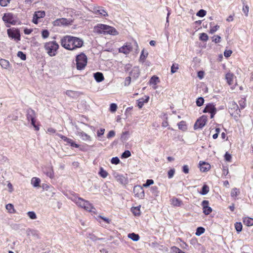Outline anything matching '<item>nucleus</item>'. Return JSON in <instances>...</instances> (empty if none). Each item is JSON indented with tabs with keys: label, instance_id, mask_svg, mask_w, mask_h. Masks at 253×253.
<instances>
[{
	"label": "nucleus",
	"instance_id": "nucleus-1",
	"mask_svg": "<svg viewBox=\"0 0 253 253\" xmlns=\"http://www.w3.org/2000/svg\"><path fill=\"white\" fill-rule=\"evenodd\" d=\"M60 43L64 48L69 50H74L81 47L83 45V41L79 38L67 35L61 38Z\"/></svg>",
	"mask_w": 253,
	"mask_h": 253
},
{
	"label": "nucleus",
	"instance_id": "nucleus-2",
	"mask_svg": "<svg viewBox=\"0 0 253 253\" xmlns=\"http://www.w3.org/2000/svg\"><path fill=\"white\" fill-rule=\"evenodd\" d=\"M94 31L98 34L117 36L119 32L113 27L102 24H98L94 27Z\"/></svg>",
	"mask_w": 253,
	"mask_h": 253
},
{
	"label": "nucleus",
	"instance_id": "nucleus-3",
	"mask_svg": "<svg viewBox=\"0 0 253 253\" xmlns=\"http://www.w3.org/2000/svg\"><path fill=\"white\" fill-rule=\"evenodd\" d=\"M71 199L75 203L77 206L84 209L88 211H92V210L94 209L93 205L90 203L89 201L82 198L74 196L71 198Z\"/></svg>",
	"mask_w": 253,
	"mask_h": 253
},
{
	"label": "nucleus",
	"instance_id": "nucleus-4",
	"mask_svg": "<svg viewBox=\"0 0 253 253\" xmlns=\"http://www.w3.org/2000/svg\"><path fill=\"white\" fill-rule=\"evenodd\" d=\"M59 45L56 41H50L44 44V48L46 53L51 57L55 56L57 53Z\"/></svg>",
	"mask_w": 253,
	"mask_h": 253
},
{
	"label": "nucleus",
	"instance_id": "nucleus-5",
	"mask_svg": "<svg viewBox=\"0 0 253 253\" xmlns=\"http://www.w3.org/2000/svg\"><path fill=\"white\" fill-rule=\"evenodd\" d=\"M77 69L82 70L84 68L87 64V57L84 53H81L76 57Z\"/></svg>",
	"mask_w": 253,
	"mask_h": 253
},
{
	"label": "nucleus",
	"instance_id": "nucleus-6",
	"mask_svg": "<svg viewBox=\"0 0 253 253\" xmlns=\"http://www.w3.org/2000/svg\"><path fill=\"white\" fill-rule=\"evenodd\" d=\"M36 115L35 111L32 109H28L27 113V119L28 121H31V125L34 127L35 130H39V127L35 124V118Z\"/></svg>",
	"mask_w": 253,
	"mask_h": 253
},
{
	"label": "nucleus",
	"instance_id": "nucleus-7",
	"mask_svg": "<svg viewBox=\"0 0 253 253\" xmlns=\"http://www.w3.org/2000/svg\"><path fill=\"white\" fill-rule=\"evenodd\" d=\"M2 19L5 23L12 25H15L17 22L16 17L11 13H5L2 17Z\"/></svg>",
	"mask_w": 253,
	"mask_h": 253
},
{
	"label": "nucleus",
	"instance_id": "nucleus-8",
	"mask_svg": "<svg viewBox=\"0 0 253 253\" xmlns=\"http://www.w3.org/2000/svg\"><path fill=\"white\" fill-rule=\"evenodd\" d=\"M133 193L134 196L140 199L144 198L145 193L142 186L140 185L135 186L133 188Z\"/></svg>",
	"mask_w": 253,
	"mask_h": 253
},
{
	"label": "nucleus",
	"instance_id": "nucleus-9",
	"mask_svg": "<svg viewBox=\"0 0 253 253\" xmlns=\"http://www.w3.org/2000/svg\"><path fill=\"white\" fill-rule=\"evenodd\" d=\"M71 20L62 18L57 19L53 22V24L55 26H68L71 25Z\"/></svg>",
	"mask_w": 253,
	"mask_h": 253
},
{
	"label": "nucleus",
	"instance_id": "nucleus-10",
	"mask_svg": "<svg viewBox=\"0 0 253 253\" xmlns=\"http://www.w3.org/2000/svg\"><path fill=\"white\" fill-rule=\"evenodd\" d=\"M207 121V117L206 116H202L195 123L194 125V129H197L203 128L206 124Z\"/></svg>",
	"mask_w": 253,
	"mask_h": 253
},
{
	"label": "nucleus",
	"instance_id": "nucleus-11",
	"mask_svg": "<svg viewBox=\"0 0 253 253\" xmlns=\"http://www.w3.org/2000/svg\"><path fill=\"white\" fill-rule=\"evenodd\" d=\"M229 112L231 115H238L240 112L238 105L234 101H231L229 103Z\"/></svg>",
	"mask_w": 253,
	"mask_h": 253
},
{
	"label": "nucleus",
	"instance_id": "nucleus-12",
	"mask_svg": "<svg viewBox=\"0 0 253 253\" xmlns=\"http://www.w3.org/2000/svg\"><path fill=\"white\" fill-rule=\"evenodd\" d=\"M203 112L204 113H209L211 114V118H213L216 113V109L215 106L211 103L208 104L205 108Z\"/></svg>",
	"mask_w": 253,
	"mask_h": 253
},
{
	"label": "nucleus",
	"instance_id": "nucleus-13",
	"mask_svg": "<svg viewBox=\"0 0 253 253\" xmlns=\"http://www.w3.org/2000/svg\"><path fill=\"white\" fill-rule=\"evenodd\" d=\"M114 177L116 180L122 185H126L128 183L127 177L118 173L114 174Z\"/></svg>",
	"mask_w": 253,
	"mask_h": 253
},
{
	"label": "nucleus",
	"instance_id": "nucleus-14",
	"mask_svg": "<svg viewBox=\"0 0 253 253\" xmlns=\"http://www.w3.org/2000/svg\"><path fill=\"white\" fill-rule=\"evenodd\" d=\"M132 49V47L131 44L130 43H126L119 49V51L120 53L127 54L131 51Z\"/></svg>",
	"mask_w": 253,
	"mask_h": 253
},
{
	"label": "nucleus",
	"instance_id": "nucleus-15",
	"mask_svg": "<svg viewBox=\"0 0 253 253\" xmlns=\"http://www.w3.org/2000/svg\"><path fill=\"white\" fill-rule=\"evenodd\" d=\"M76 134L84 141H89L91 140V137L89 135L81 130H77Z\"/></svg>",
	"mask_w": 253,
	"mask_h": 253
},
{
	"label": "nucleus",
	"instance_id": "nucleus-16",
	"mask_svg": "<svg viewBox=\"0 0 253 253\" xmlns=\"http://www.w3.org/2000/svg\"><path fill=\"white\" fill-rule=\"evenodd\" d=\"M202 206L203 207V212L206 215H208L212 211L211 208L209 206V201L207 200H204L202 203Z\"/></svg>",
	"mask_w": 253,
	"mask_h": 253
},
{
	"label": "nucleus",
	"instance_id": "nucleus-17",
	"mask_svg": "<svg viewBox=\"0 0 253 253\" xmlns=\"http://www.w3.org/2000/svg\"><path fill=\"white\" fill-rule=\"evenodd\" d=\"M45 16L44 11H38L35 12L33 18V22L36 24L38 23V19Z\"/></svg>",
	"mask_w": 253,
	"mask_h": 253
},
{
	"label": "nucleus",
	"instance_id": "nucleus-18",
	"mask_svg": "<svg viewBox=\"0 0 253 253\" xmlns=\"http://www.w3.org/2000/svg\"><path fill=\"white\" fill-rule=\"evenodd\" d=\"M93 12L97 15L103 16H108L107 12L101 7H95L93 9Z\"/></svg>",
	"mask_w": 253,
	"mask_h": 253
},
{
	"label": "nucleus",
	"instance_id": "nucleus-19",
	"mask_svg": "<svg viewBox=\"0 0 253 253\" xmlns=\"http://www.w3.org/2000/svg\"><path fill=\"white\" fill-rule=\"evenodd\" d=\"M7 34L8 36L12 39H14L17 41H19L20 39V34L16 31H12L9 29L7 30Z\"/></svg>",
	"mask_w": 253,
	"mask_h": 253
},
{
	"label": "nucleus",
	"instance_id": "nucleus-20",
	"mask_svg": "<svg viewBox=\"0 0 253 253\" xmlns=\"http://www.w3.org/2000/svg\"><path fill=\"white\" fill-rule=\"evenodd\" d=\"M234 75L231 73H228L226 74L225 79L229 85H232L234 84Z\"/></svg>",
	"mask_w": 253,
	"mask_h": 253
},
{
	"label": "nucleus",
	"instance_id": "nucleus-21",
	"mask_svg": "<svg viewBox=\"0 0 253 253\" xmlns=\"http://www.w3.org/2000/svg\"><path fill=\"white\" fill-rule=\"evenodd\" d=\"M200 170L202 172H205L209 170L211 168V166L209 164L204 162H200Z\"/></svg>",
	"mask_w": 253,
	"mask_h": 253
},
{
	"label": "nucleus",
	"instance_id": "nucleus-22",
	"mask_svg": "<svg viewBox=\"0 0 253 253\" xmlns=\"http://www.w3.org/2000/svg\"><path fill=\"white\" fill-rule=\"evenodd\" d=\"M140 74L139 69L138 67H134L132 68L130 73V75L133 78H137Z\"/></svg>",
	"mask_w": 253,
	"mask_h": 253
},
{
	"label": "nucleus",
	"instance_id": "nucleus-23",
	"mask_svg": "<svg viewBox=\"0 0 253 253\" xmlns=\"http://www.w3.org/2000/svg\"><path fill=\"white\" fill-rule=\"evenodd\" d=\"M44 173L50 178H52L54 176V172L52 167L46 168L43 170Z\"/></svg>",
	"mask_w": 253,
	"mask_h": 253
},
{
	"label": "nucleus",
	"instance_id": "nucleus-24",
	"mask_svg": "<svg viewBox=\"0 0 253 253\" xmlns=\"http://www.w3.org/2000/svg\"><path fill=\"white\" fill-rule=\"evenodd\" d=\"M170 203L173 206L180 207L182 204V202L176 198H173L170 200Z\"/></svg>",
	"mask_w": 253,
	"mask_h": 253
},
{
	"label": "nucleus",
	"instance_id": "nucleus-25",
	"mask_svg": "<svg viewBox=\"0 0 253 253\" xmlns=\"http://www.w3.org/2000/svg\"><path fill=\"white\" fill-rule=\"evenodd\" d=\"M149 99V97L148 96H145V98H142L138 100V106L139 108H142L144 103L148 102Z\"/></svg>",
	"mask_w": 253,
	"mask_h": 253
},
{
	"label": "nucleus",
	"instance_id": "nucleus-26",
	"mask_svg": "<svg viewBox=\"0 0 253 253\" xmlns=\"http://www.w3.org/2000/svg\"><path fill=\"white\" fill-rule=\"evenodd\" d=\"M41 179L39 178L34 177L31 179V183L34 187H40Z\"/></svg>",
	"mask_w": 253,
	"mask_h": 253
},
{
	"label": "nucleus",
	"instance_id": "nucleus-27",
	"mask_svg": "<svg viewBox=\"0 0 253 253\" xmlns=\"http://www.w3.org/2000/svg\"><path fill=\"white\" fill-rule=\"evenodd\" d=\"M65 94L67 96H68L70 97H72V98L77 97L80 94L79 92L75 91H73V90H67L65 92Z\"/></svg>",
	"mask_w": 253,
	"mask_h": 253
},
{
	"label": "nucleus",
	"instance_id": "nucleus-28",
	"mask_svg": "<svg viewBox=\"0 0 253 253\" xmlns=\"http://www.w3.org/2000/svg\"><path fill=\"white\" fill-rule=\"evenodd\" d=\"M244 224L248 226L253 225V218L249 217H245L243 220Z\"/></svg>",
	"mask_w": 253,
	"mask_h": 253
},
{
	"label": "nucleus",
	"instance_id": "nucleus-29",
	"mask_svg": "<svg viewBox=\"0 0 253 253\" xmlns=\"http://www.w3.org/2000/svg\"><path fill=\"white\" fill-rule=\"evenodd\" d=\"M94 77L95 80L97 82H101L104 79L102 73L100 72H97L94 74Z\"/></svg>",
	"mask_w": 253,
	"mask_h": 253
},
{
	"label": "nucleus",
	"instance_id": "nucleus-30",
	"mask_svg": "<svg viewBox=\"0 0 253 253\" xmlns=\"http://www.w3.org/2000/svg\"><path fill=\"white\" fill-rule=\"evenodd\" d=\"M0 65L3 69H7L9 67L10 64L8 60L5 59H1L0 60Z\"/></svg>",
	"mask_w": 253,
	"mask_h": 253
},
{
	"label": "nucleus",
	"instance_id": "nucleus-31",
	"mask_svg": "<svg viewBox=\"0 0 253 253\" xmlns=\"http://www.w3.org/2000/svg\"><path fill=\"white\" fill-rule=\"evenodd\" d=\"M141 206H139L136 207H133L131 208V211L135 216H139L141 214L140 211Z\"/></svg>",
	"mask_w": 253,
	"mask_h": 253
},
{
	"label": "nucleus",
	"instance_id": "nucleus-32",
	"mask_svg": "<svg viewBox=\"0 0 253 253\" xmlns=\"http://www.w3.org/2000/svg\"><path fill=\"white\" fill-rule=\"evenodd\" d=\"M5 208L9 213H14L16 211L14 206L12 204H8L5 206Z\"/></svg>",
	"mask_w": 253,
	"mask_h": 253
},
{
	"label": "nucleus",
	"instance_id": "nucleus-33",
	"mask_svg": "<svg viewBox=\"0 0 253 253\" xmlns=\"http://www.w3.org/2000/svg\"><path fill=\"white\" fill-rule=\"evenodd\" d=\"M160 82L159 79L158 77L153 76L149 81V84L150 85H156Z\"/></svg>",
	"mask_w": 253,
	"mask_h": 253
},
{
	"label": "nucleus",
	"instance_id": "nucleus-34",
	"mask_svg": "<svg viewBox=\"0 0 253 253\" xmlns=\"http://www.w3.org/2000/svg\"><path fill=\"white\" fill-rule=\"evenodd\" d=\"M239 190L236 188H234L232 189L231 190V196L234 199H236L237 198V196L239 195Z\"/></svg>",
	"mask_w": 253,
	"mask_h": 253
},
{
	"label": "nucleus",
	"instance_id": "nucleus-35",
	"mask_svg": "<svg viewBox=\"0 0 253 253\" xmlns=\"http://www.w3.org/2000/svg\"><path fill=\"white\" fill-rule=\"evenodd\" d=\"M148 52L146 51H145L144 49H143L141 52V54L140 56V60L142 62H144L145 60L146 59V57L148 56Z\"/></svg>",
	"mask_w": 253,
	"mask_h": 253
},
{
	"label": "nucleus",
	"instance_id": "nucleus-36",
	"mask_svg": "<svg viewBox=\"0 0 253 253\" xmlns=\"http://www.w3.org/2000/svg\"><path fill=\"white\" fill-rule=\"evenodd\" d=\"M213 23H210V34H213L216 31H217L218 29L219 28V26L216 25L215 26H212Z\"/></svg>",
	"mask_w": 253,
	"mask_h": 253
},
{
	"label": "nucleus",
	"instance_id": "nucleus-37",
	"mask_svg": "<svg viewBox=\"0 0 253 253\" xmlns=\"http://www.w3.org/2000/svg\"><path fill=\"white\" fill-rule=\"evenodd\" d=\"M128 237L133 241H137L139 239V235L134 233L129 234L128 235Z\"/></svg>",
	"mask_w": 253,
	"mask_h": 253
},
{
	"label": "nucleus",
	"instance_id": "nucleus-38",
	"mask_svg": "<svg viewBox=\"0 0 253 253\" xmlns=\"http://www.w3.org/2000/svg\"><path fill=\"white\" fill-rule=\"evenodd\" d=\"M178 128L182 130H185L187 128L186 123L184 121H181L178 124Z\"/></svg>",
	"mask_w": 253,
	"mask_h": 253
},
{
	"label": "nucleus",
	"instance_id": "nucleus-39",
	"mask_svg": "<svg viewBox=\"0 0 253 253\" xmlns=\"http://www.w3.org/2000/svg\"><path fill=\"white\" fill-rule=\"evenodd\" d=\"M209 191V187L207 185H204L202 189L200 194L205 195H206Z\"/></svg>",
	"mask_w": 253,
	"mask_h": 253
},
{
	"label": "nucleus",
	"instance_id": "nucleus-40",
	"mask_svg": "<svg viewBox=\"0 0 253 253\" xmlns=\"http://www.w3.org/2000/svg\"><path fill=\"white\" fill-rule=\"evenodd\" d=\"M27 232L28 235H32L34 236H38V231L36 230L28 229Z\"/></svg>",
	"mask_w": 253,
	"mask_h": 253
},
{
	"label": "nucleus",
	"instance_id": "nucleus-41",
	"mask_svg": "<svg viewBox=\"0 0 253 253\" xmlns=\"http://www.w3.org/2000/svg\"><path fill=\"white\" fill-rule=\"evenodd\" d=\"M27 214L31 219L34 220L37 218L36 213L33 211H28Z\"/></svg>",
	"mask_w": 253,
	"mask_h": 253
},
{
	"label": "nucleus",
	"instance_id": "nucleus-42",
	"mask_svg": "<svg viewBox=\"0 0 253 253\" xmlns=\"http://www.w3.org/2000/svg\"><path fill=\"white\" fill-rule=\"evenodd\" d=\"M179 69V65L178 64H173L171 67L170 72L171 74H173L177 72L178 69Z\"/></svg>",
	"mask_w": 253,
	"mask_h": 253
},
{
	"label": "nucleus",
	"instance_id": "nucleus-43",
	"mask_svg": "<svg viewBox=\"0 0 253 253\" xmlns=\"http://www.w3.org/2000/svg\"><path fill=\"white\" fill-rule=\"evenodd\" d=\"M150 191L151 193L154 195L155 196H157L159 194V191L158 188L157 186H152L151 187Z\"/></svg>",
	"mask_w": 253,
	"mask_h": 253
},
{
	"label": "nucleus",
	"instance_id": "nucleus-44",
	"mask_svg": "<svg viewBox=\"0 0 253 253\" xmlns=\"http://www.w3.org/2000/svg\"><path fill=\"white\" fill-rule=\"evenodd\" d=\"M100 175L103 178H106L108 176L107 172L105 170L102 168L100 169V171L99 172Z\"/></svg>",
	"mask_w": 253,
	"mask_h": 253
},
{
	"label": "nucleus",
	"instance_id": "nucleus-45",
	"mask_svg": "<svg viewBox=\"0 0 253 253\" xmlns=\"http://www.w3.org/2000/svg\"><path fill=\"white\" fill-rule=\"evenodd\" d=\"M209 37L208 35L205 33H201L200 36V40L202 41L206 42L208 40Z\"/></svg>",
	"mask_w": 253,
	"mask_h": 253
},
{
	"label": "nucleus",
	"instance_id": "nucleus-46",
	"mask_svg": "<svg viewBox=\"0 0 253 253\" xmlns=\"http://www.w3.org/2000/svg\"><path fill=\"white\" fill-rule=\"evenodd\" d=\"M205 231V230L203 227H199L197 228L195 234L197 236H200L204 233Z\"/></svg>",
	"mask_w": 253,
	"mask_h": 253
},
{
	"label": "nucleus",
	"instance_id": "nucleus-47",
	"mask_svg": "<svg viewBox=\"0 0 253 253\" xmlns=\"http://www.w3.org/2000/svg\"><path fill=\"white\" fill-rule=\"evenodd\" d=\"M235 227L236 231L238 232H240L242 230V224L241 222H236L235 224Z\"/></svg>",
	"mask_w": 253,
	"mask_h": 253
},
{
	"label": "nucleus",
	"instance_id": "nucleus-48",
	"mask_svg": "<svg viewBox=\"0 0 253 253\" xmlns=\"http://www.w3.org/2000/svg\"><path fill=\"white\" fill-rule=\"evenodd\" d=\"M154 184V180L152 179H147L145 183L143 184L142 187L147 188Z\"/></svg>",
	"mask_w": 253,
	"mask_h": 253
},
{
	"label": "nucleus",
	"instance_id": "nucleus-49",
	"mask_svg": "<svg viewBox=\"0 0 253 253\" xmlns=\"http://www.w3.org/2000/svg\"><path fill=\"white\" fill-rule=\"evenodd\" d=\"M49 36V32L47 30H44L42 32V37L43 39H47Z\"/></svg>",
	"mask_w": 253,
	"mask_h": 253
},
{
	"label": "nucleus",
	"instance_id": "nucleus-50",
	"mask_svg": "<svg viewBox=\"0 0 253 253\" xmlns=\"http://www.w3.org/2000/svg\"><path fill=\"white\" fill-rule=\"evenodd\" d=\"M17 55V56L22 60H25L26 59V54H24L22 51H18Z\"/></svg>",
	"mask_w": 253,
	"mask_h": 253
},
{
	"label": "nucleus",
	"instance_id": "nucleus-51",
	"mask_svg": "<svg viewBox=\"0 0 253 253\" xmlns=\"http://www.w3.org/2000/svg\"><path fill=\"white\" fill-rule=\"evenodd\" d=\"M204 102V99L203 97H199L196 100V105L198 106H201Z\"/></svg>",
	"mask_w": 253,
	"mask_h": 253
},
{
	"label": "nucleus",
	"instance_id": "nucleus-52",
	"mask_svg": "<svg viewBox=\"0 0 253 253\" xmlns=\"http://www.w3.org/2000/svg\"><path fill=\"white\" fill-rule=\"evenodd\" d=\"M206 13L207 12L206 10L204 9H201L197 13L196 15L199 17H203L206 15Z\"/></svg>",
	"mask_w": 253,
	"mask_h": 253
},
{
	"label": "nucleus",
	"instance_id": "nucleus-53",
	"mask_svg": "<svg viewBox=\"0 0 253 253\" xmlns=\"http://www.w3.org/2000/svg\"><path fill=\"white\" fill-rule=\"evenodd\" d=\"M11 0H0V5L4 7L8 5Z\"/></svg>",
	"mask_w": 253,
	"mask_h": 253
},
{
	"label": "nucleus",
	"instance_id": "nucleus-54",
	"mask_svg": "<svg viewBox=\"0 0 253 253\" xmlns=\"http://www.w3.org/2000/svg\"><path fill=\"white\" fill-rule=\"evenodd\" d=\"M67 143L71 145V146H72V147H75V148H79V145L78 144H76L71 139H70V140H69V141Z\"/></svg>",
	"mask_w": 253,
	"mask_h": 253
},
{
	"label": "nucleus",
	"instance_id": "nucleus-55",
	"mask_svg": "<svg viewBox=\"0 0 253 253\" xmlns=\"http://www.w3.org/2000/svg\"><path fill=\"white\" fill-rule=\"evenodd\" d=\"M212 42H214L215 43H218L220 42L221 37L219 36H214L212 38Z\"/></svg>",
	"mask_w": 253,
	"mask_h": 253
},
{
	"label": "nucleus",
	"instance_id": "nucleus-56",
	"mask_svg": "<svg viewBox=\"0 0 253 253\" xmlns=\"http://www.w3.org/2000/svg\"><path fill=\"white\" fill-rule=\"evenodd\" d=\"M131 155L130 152L128 150L125 151L122 154V156L123 158H127L130 157Z\"/></svg>",
	"mask_w": 253,
	"mask_h": 253
},
{
	"label": "nucleus",
	"instance_id": "nucleus-57",
	"mask_svg": "<svg viewBox=\"0 0 253 253\" xmlns=\"http://www.w3.org/2000/svg\"><path fill=\"white\" fill-rule=\"evenodd\" d=\"M111 163L115 165H117L120 162V159L118 157H113L111 159Z\"/></svg>",
	"mask_w": 253,
	"mask_h": 253
},
{
	"label": "nucleus",
	"instance_id": "nucleus-58",
	"mask_svg": "<svg viewBox=\"0 0 253 253\" xmlns=\"http://www.w3.org/2000/svg\"><path fill=\"white\" fill-rule=\"evenodd\" d=\"M117 105H116V104H115V103H112L110 105V110L111 112H115L116 111V110H117Z\"/></svg>",
	"mask_w": 253,
	"mask_h": 253
},
{
	"label": "nucleus",
	"instance_id": "nucleus-59",
	"mask_svg": "<svg viewBox=\"0 0 253 253\" xmlns=\"http://www.w3.org/2000/svg\"><path fill=\"white\" fill-rule=\"evenodd\" d=\"M174 173H175V170L174 169H170L168 171V177L169 178H171L173 176Z\"/></svg>",
	"mask_w": 253,
	"mask_h": 253
},
{
	"label": "nucleus",
	"instance_id": "nucleus-60",
	"mask_svg": "<svg viewBox=\"0 0 253 253\" xmlns=\"http://www.w3.org/2000/svg\"><path fill=\"white\" fill-rule=\"evenodd\" d=\"M7 182L8 191L9 193H12L14 190L13 185L10 182L8 181Z\"/></svg>",
	"mask_w": 253,
	"mask_h": 253
},
{
	"label": "nucleus",
	"instance_id": "nucleus-61",
	"mask_svg": "<svg viewBox=\"0 0 253 253\" xmlns=\"http://www.w3.org/2000/svg\"><path fill=\"white\" fill-rule=\"evenodd\" d=\"M232 53V50H226L224 52V55L226 57H229L231 56Z\"/></svg>",
	"mask_w": 253,
	"mask_h": 253
},
{
	"label": "nucleus",
	"instance_id": "nucleus-62",
	"mask_svg": "<svg viewBox=\"0 0 253 253\" xmlns=\"http://www.w3.org/2000/svg\"><path fill=\"white\" fill-rule=\"evenodd\" d=\"M243 11L245 14L246 16L248 15L249 11V7L248 5L244 6L243 8Z\"/></svg>",
	"mask_w": 253,
	"mask_h": 253
},
{
	"label": "nucleus",
	"instance_id": "nucleus-63",
	"mask_svg": "<svg viewBox=\"0 0 253 253\" xmlns=\"http://www.w3.org/2000/svg\"><path fill=\"white\" fill-rule=\"evenodd\" d=\"M180 250V249L175 246L171 248V251L173 253H179Z\"/></svg>",
	"mask_w": 253,
	"mask_h": 253
},
{
	"label": "nucleus",
	"instance_id": "nucleus-64",
	"mask_svg": "<svg viewBox=\"0 0 253 253\" xmlns=\"http://www.w3.org/2000/svg\"><path fill=\"white\" fill-rule=\"evenodd\" d=\"M131 82V78L130 77H126L125 79L124 85L125 86H128Z\"/></svg>",
	"mask_w": 253,
	"mask_h": 253
}]
</instances>
